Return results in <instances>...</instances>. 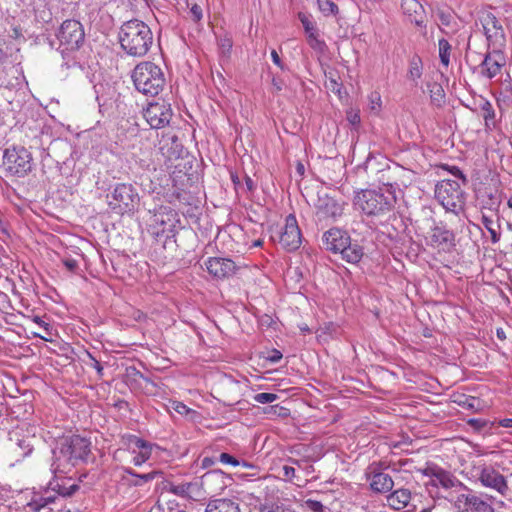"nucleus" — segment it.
Wrapping results in <instances>:
<instances>
[{"instance_id": "2", "label": "nucleus", "mask_w": 512, "mask_h": 512, "mask_svg": "<svg viewBox=\"0 0 512 512\" xmlns=\"http://www.w3.org/2000/svg\"><path fill=\"white\" fill-rule=\"evenodd\" d=\"M119 43L128 55L142 57L147 54L153 44V34L145 22L132 19L122 24Z\"/></svg>"}, {"instance_id": "12", "label": "nucleus", "mask_w": 512, "mask_h": 512, "mask_svg": "<svg viewBox=\"0 0 512 512\" xmlns=\"http://www.w3.org/2000/svg\"><path fill=\"white\" fill-rule=\"evenodd\" d=\"M385 468V463L378 461L371 463L366 469V479L374 493L385 494L393 489L394 481L389 474L383 472Z\"/></svg>"}, {"instance_id": "15", "label": "nucleus", "mask_w": 512, "mask_h": 512, "mask_svg": "<svg viewBox=\"0 0 512 512\" xmlns=\"http://www.w3.org/2000/svg\"><path fill=\"white\" fill-rule=\"evenodd\" d=\"M33 440V437L24 435L22 430H13L9 432L7 449L17 462L21 461L32 453Z\"/></svg>"}, {"instance_id": "3", "label": "nucleus", "mask_w": 512, "mask_h": 512, "mask_svg": "<svg viewBox=\"0 0 512 512\" xmlns=\"http://www.w3.org/2000/svg\"><path fill=\"white\" fill-rule=\"evenodd\" d=\"M353 204L367 217H384L393 211L396 196L388 189H362L355 192Z\"/></svg>"}, {"instance_id": "21", "label": "nucleus", "mask_w": 512, "mask_h": 512, "mask_svg": "<svg viewBox=\"0 0 512 512\" xmlns=\"http://www.w3.org/2000/svg\"><path fill=\"white\" fill-rule=\"evenodd\" d=\"M159 151L165 160H180L186 157L182 143L177 136H163L159 141Z\"/></svg>"}, {"instance_id": "9", "label": "nucleus", "mask_w": 512, "mask_h": 512, "mask_svg": "<svg viewBox=\"0 0 512 512\" xmlns=\"http://www.w3.org/2000/svg\"><path fill=\"white\" fill-rule=\"evenodd\" d=\"M458 493V491L449 492L448 495H442L443 498L452 502L459 512H494L492 506L481 497L472 493Z\"/></svg>"}, {"instance_id": "42", "label": "nucleus", "mask_w": 512, "mask_h": 512, "mask_svg": "<svg viewBox=\"0 0 512 512\" xmlns=\"http://www.w3.org/2000/svg\"><path fill=\"white\" fill-rule=\"evenodd\" d=\"M482 224L488 230L491 235V240L493 243H496L500 240V233H498L494 227V221L491 217L483 214L482 215Z\"/></svg>"}, {"instance_id": "60", "label": "nucleus", "mask_w": 512, "mask_h": 512, "mask_svg": "<svg viewBox=\"0 0 512 512\" xmlns=\"http://www.w3.org/2000/svg\"><path fill=\"white\" fill-rule=\"evenodd\" d=\"M217 461H218V458H216V457L205 456L201 461V467L203 469H208V468L212 467Z\"/></svg>"}, {"instance_id": "51", "label": "nucleus", "mask_w": 512, "mask_h": 512, "mask_svg": "<svg viewBox=\"0 0 512 512\" xmlns=\"http://www.w3.org/2000/svg\"><path fill=\"white\" fill-rule=\"evenodd\" d=\"M303 506L313 512H324V506L320 501L307 499L304 501Z\"/></svg>"}, {"instance_id": "62", "label": "nucleus", "mask_w": 512, "mask_h": 512, "mask_svg": "<svg viewBox=\"0 0 512 512\" xmlns=\"http://www.w3.org/2000/svg\"><path fill=\"white\" fill-rule=\"evenodd\" d=\"M282 470L283 476L288 480H291L295 476V468L292 466L285 465L283 466Z\"/></svg>"}, {"instance_id": "22", "label": "nucleus", "mask_w": 512, "mask_h": 512, "mask_svg": "<svg viewBox=\"0 0 512 512\" xmlns=\"http://www.w3.org/2000/svg\"><path fill=\"white\" fill-rule=\"evenodd\" d=\"M426 486L430 493H432V490L429 487L437 488L441 486L446 492L445 495H448L449 492L453 491H458V493H461L462 491H469L462 482H460L451 472L446 470H443L437 479H431L427 482Z\"/></svg>"}, {"instance_id": "16", "label": "nucleus", "mask_w": 512, "mask_h": 512, "mask_svg": "<svg viewBox=\"0 0 512 512\" xmlns=\"http://www.w3.org/2000/svg\"><path fill=\"white\" fill-rule=\"evenodd\" d=\"M279 243L287 251L297 250L302 243V234L295 215L289 214L284 228L279 232Z\"/></svg>"}, {"instance_id": "18", "label": "nucleus", "mask_w": 512, "mask_h": 512, "mask_svg": "<svg viewBox=\"0 0 512 512\" xmlns=\"http://www.w3.org/2000/svg\"><path fill=\"white\" fill-rule=\"evenodd\" d=\"M429 245L445 252L455 247V234L443 223L436 224L431 228Z\"/></svg>"}, {"instance_id": "29", "label": "nucleus", "mask_w": 512, "mask_h": 512, "mask_svg": "<svg viewBox=\"0 0 512 512\" xmlns=\"http://www.w3.org/2000/svg\"><path fill=\"white\" fill-rule=\"evenodd\" d=\"M168 202L178 209L186 206H192L196 202V197L193 196L189 191H186L184 187L177 188L168 196Z\"/></svg>"}, {"instance_id": "61", "label": "nucleus", "mask_w": 512, "mask_h": 512, "mask_svg": "<svg viewBox=\"0 0 512 512\" xmlns=\"http://www.w3.org/2000/svg\"><path fill=\"white\" fill-rule=\"evenodd\" d=\"M131 375H133L134 377H138L140 379H142L143 381H145L147 384H151L152 386H155L154 382L146 377L144 374H142L140 371H138L136 368H132V373Z\"/></svg>"}, {"instance_id": "63", "label": "nucleus", "mask_w": 512, "mask_h": 512, "mask_svg": "<svg viewBox=\"0 0 512 512\" xmlns=\"http://www.w3.org/2000/svg\"><path fill=\"white\" fill-rule=\"evenodd\" d=\"M88 355H89L90 359L92 360V367L96 369L99 376H102L103 375V366L90 353H88Z\"/></svg>"}, {"instance_id": "6", "label": "nucleus", "mask_w": 512, "mask_h": 512, "mask_svg": "<svg viewBox=\"0 0 512 512\" xmlns=\"http://www.w3.org/2000/svg\"><path fill=\"white\" fill-rule=\"evenodd\" d=\"M435 198L447 212L459 215L464 211L465 192L455 180H442L436 185Z\"/></svg>"}, {"instance_id": "45", "label": "nucleus", "mask_w": 512, "mask_h": 512, "mask_svg": "<svg viewBox=\"0 0 512 512\" xmlns=\"http://www.w3.org/2000/svg\"><path fill=\"white\" fill-rule=\"evenodd\" d=\"M55 498L52 496L42 497L39 501H32L27 504V507L30 508L32 512H40L42 508H44L49 503L54 502Z\"/></svg>"}, {"instance_id": "13", "label": "nucleus", "mask_w": 512, "mask_h": 512, "mask_svg": "<svg viewBox=\"0 0 512 512\" xmlns=\"http://www.w3.org/2000/svg\"><path fill=\"white\" fill-rule=\"evenodd\" d=\"M484 34L488 47L492 49H503L506 44L504 29L492 13H487L481 18Z\"/></svg>"}, {"instance_id": "35", "label": "nucleus", "mask_w": 512, "mask_h": 512, "mask_svg": "<svg viewBox=\"0 0 512 512\" xmlns=\"http://www.w3.org/2000/svg\"><path fill=\"white\" fill-rule=\"evenodd\" d=\"M258 510L259 512H294L285 505L273 501H265L264 503H260Z\"/></svg>"}, {"instance_id": "36", "label": "nucleus", "mask_w": 512, "mask_h": 512, "mask_svg": "<svg viewBox=\"0 0 512 512\" xmlns=\"http://www.w3.org/2000/svg\"><path fill=\"white\" fill-rule=\"evenodd\" d=\"M467 425H469L475 432H481L488 428V430H491L496 422H490L486 419L481 418H470L466 421Z\"/></svg>"}, {"instance_id": "5", "label": "nucleus", "mask_w": 512, "mask_h": 512, "mask_svg": "<svg viewBox=\"0 0 512 512\" xmlns=\"http://www.w3.org/2000/svg\"><path fill=\"white\" fill-rule=\"evenodd\" d=\"M132 79L136 89L147 96L158 95L165 83L161 68L152 62L139 63L133 70Z\"/></svg>"}, {"instance_id": "54", "label": "nucleus", "mask_w": 512, "mask_h": 512, "mask_svg": "<svg viewBox=\"0 0 512 512\" xmlns=\"http://www.w3.org/2000/svg\"><path fill=\"white\" fill-rule=\"evenodd\" d=\"M63 265L70 272L75 273L78 270V261L73 258H65L63 259Z\"/></svg>"}, {"instance_id": "11", "label": "nucleus", "mask_w": 512, "mask_h": 512, "mask_svg": "<svg viewBox=\"0 0 512 512\" xmlns=\"http://www.w3.org/2000/svg\"><path fill=\"white\" fill-rule=\"evenodd\" d=\"M84 30L82 24L73 19L64 21L57 33L60 45L65 50H76L84 41Z\"/></svg>"}, {"instance_id": "46", "label": "nucleus", "mask_w": 512, "mask_h": 512, "mask_svg": "<svg viewBox=\"0 0 512 512\" xmlns=\"http://www.w3.org/2000/svg\"><path fill=\"white\" fill-rule=\"evenodd\" d=\"M140 437L133 434H124L121 436L120 443L129 451H133L135 445L139 442Z\"/></svg>"}, {"instance_id": "28", "label": "nucleus", "mask_w": 512, "mask_h": 512, "mask_svg": "<svg viewBox=\"0 0 512 512\" xmlns=\"http://www.w3.org/2000/svg\"><path fill=\"white\" fill-rule=\"evenodd\" d=\"M411 496V491L406 488H399L394 491L391 490L387 496V503L391 508L401 510L407 507L411 500Z\"/></svg>"}, {"instance_id": "17", "label": "nucleus", "mask_w": 512, "mask_h": 512, "mask_svg": "<svg viewBox=\"0 0 512 512\" xmlns=\"http://www.w3.org/2000/svg\"><path fill=\"white\" fill-rule=\"evenodd\" d=\"M478 480L483 486L501 496H507L510 491L506 478L492 467H484L478 475Z\"/></svg>"}, {"instance_id": "41", "label": "nucleus", "mask_w": 512, "mask_h": 512, "mask_svg": "<svg viewBox=\"0 0 512 512\" xmlns=\"http://www.w3.org/2000/svg\"><path fill=\"white\" fill-rule=\"evenodd\" d=\"M154 447H157V445L140 438L132 453H136L138 450V452L143 453V455H146L148 458H151L152 450Z\"/></svg>"}, {"instance_id": "24", "label": "nucleus", "mask_w": 512, "mask_h": 512, "mask_svg": "<svg viewBox=\"0 0 512 512\" xmlns=\"http://www.w3.org/2000/svg\"><path fill=\"white\" fill-rule=\"evenodd\" d=\"M53 475V478L48 483L47 489L56 492L59 496L71 497L80 489L78 484H70L71 477L62 476L63 474Z\"/></svg>"}, {"instance_id": "52", "label": "nucleus", "mask_w": 512, "mask_h": 512, "mask_svg": "<svg viewBox=\"0 0 512 512\" xmlns=\"http://www.w3.org/2000/svg\"><path fill=\"white\" fill-rule=\"evenodd\" d=\"M443 468L437 466V465H433V466H427L424 470H423V474L425 476H428L430 477L431 479H437L438 476L443 472Z\"/></svg>"}, {"instance_id": "1", "label": "nucleus", "mask_w": 512, "mask_h": 512, "mask_svg": "<svg viewBox=\"0 0 512 512\" xmlns=\"http://www.w3.org/2000/svg\"><path fill=\"white\" fill-rule=\"evenodd\" d=\"M91 445L88 438L76 434L60 438L52 449L51 472L68 474L78 465L87 463Z\"/></svg>"}, {"instance_id": "47", "label": "nucleus", "mask_w": 512, "mask_h": 512, "mask_svg": "<svg viewBox=\"0 0 512 512\" xmlns=\"http://www.w3.org/2000/svg\"><path fill=\"white\" fill-rule=\"evenodd\" d=\"M192 483H181L178 485H171L170 492L181 497L189 496Z\"/></svg>"}, {"instance_id": "23", "label": "nucleus", "mask_w": 512, "mask_h": 512, "mask_svg": "<svg viewBox=\"0 0 512 512\" xmlns=\"http://www.w3.org/2000/svg\"><path fill=\"white\" fill-rule=\"evenodd\" d=\"M505 65V58L502 53V49H492L491 52H488L481 66L483 67V75L487 78L492 79L497 74L500 73L501 68Z\"/></svg>"}, {"instance_id": "14", "label": "nucleus", "mask_w": 512, "mask_h": 512, "mask_svg": "<svg viewBox=\"0 0 512 512\" xmlns=\"http://www.w3.org/2000/svg\"><path fill=\"white\" fill-rule=\"evenodd\" d=\"M143 115L151 128L160 129L169 124L173 113L169 103L157 101L149 103Z\"/></svg>"}, {"instance_id": "19", "label": "nucleus", "mask_w": 512, "mask_h": 512, "mask_svg": "<svg viewBox=\"0 0 512 512\" xmlns=\"http://www.w3.org/2000/svg\"><path fill=\"white\" fill-rule=\"evenodd\" d=\"M343 213V207L333 197L319 196L316 204L317 222L335 221Z\"/></svg>"}, {"instance_id": "59", "label": "nucleus", "mask_w": 512, "mask_h": 512, "mask_svg": "<svg viewBox=\"0 0 512 512\" xmlns=\"http://www.w3.org/2000/svg\"><path fill=\"white\" fill-rule=\"evenodd\" d=\"M282 359V353L279 350L273 349L269 352L267 360L271 363H277Z\"/></svg>"}, {"instance_id": "33", "label": "nucleus", "mask_w": 512, "mask_h": 512, "mask_svg": "<svg viewBox=\"0 0 512 512\" xmlns=\"http://www.w3.org/2000/svg\"><path fill=\"white\" fill-rule=\"evenodd\" d=\"M393 163H394L393 167H391L390 165H387L388 170L392 174V176L388 177V179H392L395 182L397 180H401L403 182L404 178L409 179V176L407 174L411 173V170L404 168L398 162H393Z\"/></svg>"}, {"instance_id": "26", "label": "nucleus", "mask_w": 512, "mask_h": 512, "mask_svg": "<svg viewBox=\"0 0 512 512\" xmlns=\"http://www.w3.org/2000/svg\"><path fill=\"white\" fill-rule=\"evenodd\" d=\"M477 199L482 209H487L492 212H497L501 204V192L492 187H484L479 189Z\"/></svg>"}, {"instance_id": "39", "label": "nucleus", "mask_w": 512, "mask_h": 512, "mask_svg": "<svg viewBox=\"0 0 512 512\" xmlns=\"http://www.w3.org/2000/svg\"><path fill=\"white\" fill-rule=\"evenodd\" d=\"M154 447H157V445L140 438L132 453H136L138 450V452L143 453V455H146L148 458H151L152 450Z\"/></svg>"}, {"instance_id": "38", "label": "nucleus", "mask_w": 512, "mask_h": 512, "mask_svg": "<svg viewBox=\"0 0 512 512\" xmlns=\"http://www.w3.org/2000/svg\"><path fill=\"white\" fill-rule=\"evenodd\" d=\"M439 56H440V61L441 63L444 65V66H448L449 65V61H450V50H451V45L449 44V42L442 38L439 40Z\"/></svg>"}, {"instance_id": "37", "label": "nucleus", "mask_w": 512, "mask_h": 512, "mask_svg": "<svg viewBox=\"0 0 512 512\" xmlns=\"http://www.w3.org/2000/svg\"><path fill=\"white\" fill-rule=\"evenodd\" d=\"M307 41L309 46L319 53H324L327 48L326 43L318 37L316 31L307 34Z\"/></svg>"}, {"instance_id": "64", "label": "nucleus", "mask_w": 512, "mask_h": 512, "mask_svg": "<svg viewBox=\"0 0 512 512\" xmlns=\"http://www.w3.org/2000/svg\"><path fill=\"white\" fill-rule=\"evenodd\" d=\"M271 58L275 65H277L282 70L284 69V65H283L277 51L274 49L271 51Z\"/></svg>"}, {"instance_id": "58", "label": "nucleus", "mask_w": 512, "mask_h": 512, "mask_svg": "<svg viewBox=\"0 0 512 512\" xmlns=\"http://www.w3.org/2000/svg\"><path fill=\"white\" fill-rule=\"evenodd\" d=\"M299 17L307 34H310V32H315V28L312 22L309 21L305 15L300 14Z\"/></svg>"}, {"instance_id": "32", "label": "nucleus", "mask_w": 512, "mask_h": 512, "mask_svg": "<svg viewBox=\"0 0 512 512\" xmlns=\"http://www.w3.org/2000/svg\"><path fill=\"white\" fill-rule=\"evenodd\" d=\"M368 110L369 113L375 116H379L382 110V99L378 91H372L368 96Z\"/></svg>"}, {"instance_id": "56", "label": "nucleus", "mask_w": 512, "mask_h": 512, "mask_svg": "<svg viewBox=\"0 0 512 512\" xmlns=\"http://www.w3.org/2000/svg\"><path fill=\"white\" fill-rule=\"evenodd\" d=\"M442 167L447 169V170H449L457 178L461 179L463 181V184L467 183V179H466L465 175L463 174V172L458 167L452 166L450 168V167H448L446 165H443Z\"/></svg>"}, {"instance_id": "4", "label": "nucleus", "mask_w": 512, "mask_h": 512, "mask_svg": "<svg viewBox=\"0 0 512 512\" xmlns=\"http://www.w3.org/2000/svg\"><path fill=\"white\" fill-rule=\"evenodd\" d=\"M323 247L332 253H340L343 260L351 264L359 263L364 256V248L352 240L349 233L338 227L330 228L322 236Z\"/></svg>"}, {"instance_id": "48", "label": "nucleus", "mask_w": 512, "mask_h": 512, "mask_svg": "<svg viewBox=\"0 0 512 512\" xmlns=\"http://www.w3.org/2000/svg\"><path fill=\"white\" fill-rule=\"evenodd\" d=\"M430 97H431V100L435 103H437L438 105L442 102L443 98H444V91L442 89V87L437 84V83H434L431 88H430Z\"/></svg>"}, {"instance_id": "40", "label": "nucleus", "mask_w": 512, "mask_h": 512, "mask_svg": "<svg viewBox=\"0 0 512 512\" xmlns=\"http://www.w3.org/2000/svg\"><path fill=\"white\" fill-rule=\"evenodd\" d=\"M154 447H157V445L140 438L132 453H136L138 450V452L143 453V455H146L148 458H151L152 450Z\"/></svg>"}, {"instance_id": "25", "label": "nucleus", "mask_w": 512, "mask_h": 512, "mask_svg": "<svg viewBox=\"0 0 512 512\" xmlns=\"http://www.w3.org/2000/svg\"><path fill=\"white\" fill-rule=\"evenodd\" d=\"M122 471L124 473L122 480L128 485L135 487H141L144 484L153 481L158 476L163 475V472L160 470H152L148 473L139 474L130 467H123Z\"/></svg>"}, {"instance_id": "27", "label": "nucleus", "mask_w": 512, "mask_h": 512, "mask_svg": "<svg viewBox=\"0 0 512 512\" xmlns=\"http://www.w3.org/2000/svg\"><path fill=\"white\" fill-rule=\"evenodd\" d=\"M31 169V162H0V173L5 177H24Z\"/></svg>"}, {"instance_id": "31", "label": "nucleus", "mask_w": 512, "mask_h": 512, "mask_svg": "<svg viewBox=\"0 0 512 512\" xmlns=\"http://www.w3.org/2000/svg\"><path fill=\"white\" fill-rule=\"evenodd\" d=\"M171 408L177 412L178 414L184 416L186 419L190 421H197L200 418V414L189 407H187L183 402L181 401H171Z\"/></svg>"}, {"instance_id": "57", "label": "nucleus", "mask_w": 512, "mask_h": 512, "mask_svg": "<svg viewBox=\"0 0 512 512\" xmlns=\"http://www.w3.org/2000/svg\"><path fill=\"white\" fill-rule=\"evenodd\" d=\"M136 455L132 459V463L135 466H141L145 462H147L150 458H148L146 455H143V453L136 452Z\"/></svg>"}, {"instance_id": "50", "label": "nucleus", "mask_w": 512, "mask_h": 512, "mask_svg": "<svg viewBox=\"0 0 512 512\" xmlns=\"http://www.w3.org/2000/svg\"><path fill=\"white\" fill-rule=\"evenodd\" d=\"M278 396L274 393L262 392L254 396V400L260 404L272 403L277 400Z\"/></svg>"}, {"instance_id": "10", "label": "nucleus", "mask_w": 512, "mask_h": 512, "mask_svg": "<svg viewBox=\"0 0 512 512\" xmlns=\"http://www.w3.org/2000/svg\"><path fill=\"white\" fill-rule=\"evenodd\" d=\"M203 169L204 162H179L174 166L170 177L175 187H188L200 180Z\"/></svg>"}, {"instance_id": "43", "label": "nucleus", "mask_w": 512, "mask_h": 512, "mask_svg": "<svg viewBox=\"0 0 512 512\" xmlns=\"http://www.w3.org/2000/svg\"><path fill=\"white\" fill-rule=\"evenodd\" d=\"M405 14L412 15L417 14L419 10H422L421 4L417 0H403L401 5Z\"/></svg>"}, {"instance_id": "55", "label": "nucleus", "mask_w": 512, "mask_h": 512, "mask_svg": "<svg viewBox=\"0 0 512 512\" xmlns=\"http://www.w3.org/2000/svg\"><path fill=\"white\" fill-rule=\"evenodd\" d=\"M190 14L192 16V19L195 21V22H199L202 17H203V14H202V8L197 5V4H194L191 8H190Z\"/></svg>"}, {"instance_id": "44", "label": "nucleus", "mask_w": 512, "mask_h": 512, "mask_svg": "<svg viewBox=\"0 0 512 512\" xmlns=\"http://www.w3.org/2000/svg\"><path fill=\"white\" fill-rule=\"evenodd\" d=\"M319 9L326 15H334L338 12L337 5L331 0H317Z\"/></svg>"}, {"instance_id": "8", "label": "nucleus", "mask_w": 512, "mask_h": 512, "mask_svg": "<svg viewBox=\"0 0 512 512\" xmlns=\"http://www.w3.org/2000/svg\"><path fill=\"white\" fill-rule=\"evenodd\" d=\"M110 200V208L120 214L132 212L139 201L138 193L131 184H117L111 195H107Z\"/></svg>"}, {"instance_id": "7", "label": "nucleus", "mask_w": 512, "mask_h": 512, "mask_svg": "<svg viewBox=\"0 0 512 512\" xmlns=\"http://www.w3.org/2000/svg\"><path fill=\"white\" fill-rule=\"evenodd\" d=\"M177 223H179L177 211L170 206H160L152 216L151 233L157 241L164 238L165 245L168 240L175 237Z\"/></svg>"}, {"instance_id": "30", "label": "nucleus", "mask_w": 512, "mask_h": 512, "mask_svg": "<svg viewBox=\"0 0 512 512\" xmlns=\"http://www.w3.org/2000/svg\"><path fill=\"white\" fill-rule=\"evenodd\" d=\"M205 512H241V510L236 501L222 498L210 501Z\"/></svg>"}, {"instance_id": "34", "label": "nucleus", "mask_w": 512, "mask_h": 512, "mask_svg": "<svg viewBox=\"0 0 512 512\" xmlns=\"http://www.w3.org/2000/svg\"><path fill=\"white\" fill-rule=\"evenodd\" d=\"M422 76V61L419 57H413L409 62L408 77L417 82Z\"/></svg>"}, {"instance_id": "20", "label": "nucleus", "mask_w": 512, "mask_h": 512, "mask_svg": "<svg viewBox=\"0 0 512 512\" xmlns=\"http://www.w3.org/2000/svg\"><path fill=\"white\" fill-rule=\"evenodd\" d=\"M205 265L208 273L217 279L230 278L238 269L233 260L222 257H210Z\"/></svg>"}, {"instance_id": "49", "label": "nucleus", "mask_w": 512, "mask_h": 512, "mask_svg": "<svg viewBox=\"0 0 512 512\" xmlns=\"http://www.w3.org/2000/svg\"><path fill=\"white\" fill-rule=\"evenodd\" d=\"M346 119L347 121L355 127H358L361 123L360 111L359 109L350 108L346 111Z\"/></svg>"}, {"instance_id": "53", "label": "nucleus", "mask_w": 512, "mask_h": 512, "mask_svg": "<svg viewBox=\"0 0 512 512\" xmlns=\"http://www.w3.org/2000/svg\"><path fill=\"white\" fill-rule=\"evenodd\" d=\"M218 461H220L223 464L232 465V466H238L240 465V462L237 458L234 456L228 454V453H221L218 457Z\"/></svg>"}]
</instances>
